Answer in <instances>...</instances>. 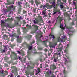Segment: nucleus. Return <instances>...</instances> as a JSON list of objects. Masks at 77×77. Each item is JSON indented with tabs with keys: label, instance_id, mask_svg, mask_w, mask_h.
Instances as JSON below:
<instances>
[{
	"label": "nucleus",
	"instance_id": "f257e3e1",
	"mask_svg": "<svg viewBox=\"0 0 77 77\" xmlns=\"http://www.w3.org/2000/svg\"><path fill=\"white\" fill-rule=\"evenodd\" d=\"M45 76L46 77H55V76L53 74V72L50 71L49 72H46Z\"/></svg>",
	"mask_w": 77,
	"mask_h": 77
},
{
	"label": "nucleus",
	"instance_id": "f03ea898",
	"mask_svg": "<svg viewBox=\"0 0 77 77\" xmlns=\"http://www.w3.org/2000/svg\"><path fill=\"white\" fill-rule=\"evenodd\" d=\"M57 20L59 24H60V27L61 29H63L64 28L63 27V25L61 23L62 21V17H60V16H58L57 18Z\"/></svg>",
	"mask_w": 77,
	"mask_h": 77
},
{
	"label": "nucleus",
	"instance_id": "7ed1b4c3",
	"mask_svg": "<svg viewBox=\"0 0 77 77\" xmlns=\"http://www.w3.org/2000/svg\"><path fill=\"white\" fill-rule=\"evenodd\" d=\"M32 47H33L32 45L29 46L28 47V50L27 51L28 56H30L32 53Z\"/></svg>",
	"mask_w": 77,
	"mask_h": 77
},
{
	"label": "nucleus",
	"instance_id": "20e7f679",
	"mask_svg": "<svg viewBox=\"0 0 77 77\" xmlns=\"http://www.w3.org/2000/svg\"><path fill=\"white\" fill-rule=\"evenodd\" d=\"M14 8V6L13 5H12L11 6H9V8H8L7 9H5L4 10V12L5 13H6V12H9L11 11V9Z\"/></svg>",
	"mask_w": 77,
	"mask_h": 77
},
{
	"label": "nucleus",
	"instance_id": "39448f33",
	"mask_svg": "<svg viewBox=\"0 0 77 77\" xmlns=\"http://www.w3.org/2000/svg\"><path fill=\"white\" fill-rule=\"evenodd\" d=\"M50 36H51L50 38H52L54 39H55V37H54V33H53V30L52 29H51V33L49 35V37H50Z\"/></svg>",
	"mask_w": 77,
	"mask_h": 77
},
{
	"label": "nucleus",
	"instance_id": "423d86ee",
	"mask_svg": "<svg viewBox=\"0 0 77 77\" xmlns=\"http://www.w3.org/2000/svg\"><path fill=\"white\" fill-rule=\"evenodd\" d=\"M57 49H58V50H57L58 53H56L55 54H56L57 55H60V54H61L60 53H61V52H62V49H63V48L62 47H61L60 48H58Z\"/></svg>",
	"mask_w": 77,
	"mask_h": 77
},
{
	"label": "nucleus",
	"instance_id": "0eeeda50",
	"mask_svg": "<svg viewBox=\"0 0 77 77\" xmlns=\"http://www.w3.org/2000/svg\"><path fill=\"white\" fill-rule=\"evenodd\" d=\"M46 5L47 6V9H51V8H52V7H53V5H49L48 3H46Z\"/></svg>",
	"mask_w": 77,
	"mask_h": 77
},
{
	"label": "nucleus",
	"instance_id": "6e6552de",
	"mask_svg": "<svg viewBox=\"0 0 77 77\" xmlns=\"http://www.w3.org/2000/svg\"><path fill=\"white\" fill-rule=\"evenodd\" d=\"M11 68L14 69V70H12V72L13 74H14L15 72H17V69L16 68V67H15V66H11Z\"/></svg>",
	"mask_w": 77,
	"mask_h": 77
},
{
	"label": "nucleus",
	"instance_id": "1a4fd4ad",
	"mask_svg": "<svg viewBox=\"0 0 77 77\" xmlns=\"http://www.w3.org/2000/svg\"><path fill=\"white\" fill-rule=\"evenodd\" d=\"M35 0V3L36 4V5L38 6V5H39V4H41V2H40L39 0Z\"/></svg>",
	"mask_w": 77,
	"mask_h": 77
},
{
	"label": "nucleus",
	"instance_id": "9d476101",
	"mask_svg": "<svg viewBox=\"0 0 77 77\" xmlns=\"http://www.w3.org/2000/svg\"><path fill=\"white\" fill-rule=\"evenodd\" d=\"M32 37V35H28L26 37V38L27 39L28 41H30V38Z\"/></svg>",
	"mask_w": 77,
	"mask_h": 77
},
{
	"label": "nucleus",
	"instance_id": "9b49d317",
	"mask_svg": "<svg viewBox=\"0 0 77 77\" xmlns=\"http://www.w3.org/2000/svg\"><path fill=\"white\" fill-rule=\"evenodd\" d=\"M33 26H34V28L36 30H39V26H37L36 25H33Z\"/></svg>",
	"mask_w": 77,
	"mask_h": 77
},
{
	"label": "nucleus",
	"instance_id": "f8f14e48",
	"mask_svg": "<svg viewBox=\"0 0 77 77\" xmlns=\"http://www.w3.org/2000/svg\"><path fill=\"white\" fill-rule=\"evenodd\" d=\"M17 41L18 42H20V43H21V38H19V36H18L17 37Z\"/></svg>",
	"mask_w": 77,
	"mask_h": 77
},
{
	"label": "nucleus",
	"instance_id": "ddd939ff",
	"mask_svg": "<svg viewBox=\"0 0 77 77\" xmlns=\"http://www.w3.org/2000/svg\"><path fill=\"white\" fill-rule=\"evenodd\" d=\"M63 72L64 75H66L68 74V71H67L65 70V69H64L63 71Z\"/></svg>",
	"mask_w": 77,
	"mask_h": 77
},
{
	"label": "nucleus",
	"instance_id": "4468645a",
	"mask_svg": "<svg viewBox=\"0 0 77 77\" xmlns=\"http://www.w3.org/2000/svg\"><path fill=\"white\" fill-rule=\"evenodd\" d=\"M13 54H14L15 56H16L17 55V54L15 53V52H12L11 54V55H10V57L11 58H12V56H13Z\"/></svg>",
	"mask_w": 77,
	"mask_h": 77
},
{
	"label": "nucleus",
	"instance_id": "2eb2a0df",
	"mask_svg": "<svg viewBox=\"0 0 77 77\" xmlns=\"http://www.w3.org/2000/svg\"><path fill=\"white\" fill-rule=\"evenodd\" d=\"M38 18H39L40 21H42V23H43V20H42V17H41V16H38Z\"/></svg>",
	"mask_w": 77,
	"mask_h": 77
},
{
	"label": "nucleus",
	"instance_id": "dca6fc26",
	"mask_svg": "<svg viewBox=\"0 0 77 77\" xmlns=\"http://www.w3.org/2000/svg\"><path fill=\"white\" fill-rule=\"evenodd\" d=\"M5 22L6 21H13V19H12V18H7V20H5Z\"/></svg>",
	"mask_w": 77,
	"mask_h": 77
},
{
	"label": "nucleus",
	"instance_id": "f3484780",
	"mask_svg": "<svg viewBox=\"0 0 77 77\" xmlns=\"http://www.w3.org/2000/svg\"><path fill=\"white\" fill-rule=\"evenodd\" d=\"M51 66L52 68H53V70H54L55 69H56V67L54 64H52L51 65Z\"/></svg>",
	"mask_w": 77,
	"mask_h": 77
},
{
	"label": "nucleus",
	"instance_id": "a211bd4d",
	"mask_svg": "<svg viewBox=\"0 0 77 77\" xmlns=\"http://www.w3.org/2000/svg\"><path fill=\"white\" fill-rule=\"evenodd\" d=\"M11 37H16V38H17L18 37V36H17V35L16 33H14L13 34H12L11 35Z\"/></svg>",
	"mask_w": 77,
	"mask_h": 77
},
{
	"label": "nucleus",
	"instance_id": "6ab92c4d",
	"mask_svg": "<svg viewBox=\"0 0 77 77\" xmlns=\"http://www.w3.org/2000/svg\"><path fill=\"white\" fill-rule=\"evenodd\" d=\"M33 22L34 24H38L39 23V21L38 20H34Z\"/></svg>",
	"mask_w": 77,
	"mask_h": 77
},
{
	"label": "nucleus",
	"instance_id": "aec40b11",
	"mask_svg": "<svg viewBox=\"0 0 77 77\" xmlns=\"http://www.w3.org/2000/svg\"><path fill=\"white\" fill-rule=\"evenodd\" d=\"M63 14L65 17H69V15L67 12L64 13Z\"/></svg>",
	"mask_w": 77,
	"mask_h": 77
},
{
	"label": "nucleus",
	"instance_id": "412c9836",
	"mask_svg": "<svg viewBox=\"0 0 77 77\" xmlns=\"http://www.w3.org/2000/svg\"><path fill=\"white\" fill-rule=\"evenodd\" d=\"M21 4H22L21 2H18V5L19 6V7H20V8L21 7Z\"/></svg>",
	"mask_w": 77,
	"mask_h": 77
},
{
	"label": "nucleus",
	"instance_id": "4be33fe9",
	"mask_svg": "<svg viewBox=\"0 0 77 77\" xmlns=\"http://www.w3.org/2000/svg\"><path fill=\"white\" fill-rule=\"evenodd\" d=\"M52 5L53 6V7H54V8H56V5L55 4V2H52Z\"/></svg>",
	"mask_w": 77,
	"mask_h": 77
},
{
	"label": "nucleus",
	"instance_id": "5701e85b",
	"mask_svg": "<svg viewBox=\"0 0 77 77\" xmlns=\"http://www.w3.org/2000/svg\"><path fill=\"white\" fill-rule=\"evenodd\" d=\"M69 32L70 33H74V31L72 30V29H71V28H69Z\"/></svg>",
	"mask_w": 77,
	"mask_h": 77
},
{
	"label": "nucleus",
	"instance_id": "b1692460",
	"mask_svg": "<svg viewBox=\"0 0 77 77\" xmlns=\"http://www.w3.org/2000/svg\"><path fill=\"white\" fill-rule=\"evenodd\" d=\"M57 3H58V4H60H60H62V5L63 4L61 2V0H57Z\"/></svg>",
	"mask_w": 77,
	"mask_h": 77
},
{
	"label": "nucleus",
	"instance_id": "393cba45",
	"mask_svg": "<svg viewBox=\"0 0 77 77\" xmlns=\"http://www.w3.org/2000/svg\"><path fill=\"white\" fill-rule=\"evenodd\" d=\"M8 77H14V75L13 74H12V73H11L10 74V75H9L8 76Z\"/></svg>",
	"mask_w": 77,
	"mask_h": 77
},
{
	"label": "nucleus",
	"instance_id": "a878e982",
	"mask_svg": "<svg viewBox=\"0 0 77 77\" xmlns=\"http://www.w3.org/2000/svg\"><path fill=\"white\" fill-rule=\"evenodd\" d=\"M21 7H20V8L17 11V12L18 13V14H20V13L21 12Z\"/></svg>",
	"mask_w": 77,
	"mask_h": 77
},
{
	"label": "nucleus",
	"instance_id": "bb28decb",
	"mask_svg": "<svg viewBox=\"0 0 77 77\" xmlns=\"http://www.w3.org/2000/svg\"><path fill=\"white\" fill-rule=\"evenodd\" d=\"M24 5H26V6H28L29 8H30V5H29V4H28L27 2L26 3L24 4Z\"/></svg>",
	"mask_w": 77,
	"mask_h": 77
},
{
	"label": "nucleus",
	"instance_id": "cd10ccee",
	"mask_svg": "<svg viewBox=\"0 0 77 77\" xmlns=\"http://www.w3.org/2000/svg\"><path fill=\"white\" fill-rule=\"evenodd\" d=\"M16 18L18 20H20L21 19H22V17H21V16H20V17H17Z\"/></svg>",
	"mask_w": 77,
	"mask_h": 77
},
{
	"label": "nucleus",
	"instance_id": "c85d7f7f",
	"mask_svg": "<svg viewBox=\"0 0 77 77\" xmlns=\"http://www.w3.org/2000/svg\"><path fill=\"white\" fill-rule=\"evenodd\" d=\"M56 21L57 22H56V23H55V24L54 25V27H55V26H57L58 25V23H57V22H58V23H59V22H58V21H57V19L56 20Z\"/></svg>",
	"mask_w": 77,
	"mask_h": 77
},
{
	"label": "nucleus",
	"instance_id": "c756f323",
	"mask_svg": "<svg viewBox=\"0 0 77 77\" xmlns=\"http://www.w3.org/2000/svg\"><path fill=\"white\" fill-rule=\"evenodd\" d=\"M70 24L72 25V26H74V20H73L72 22H71L70 23Z\"/></svg>",
	"mask_w": 77,
	"mask_h": 77
},
{
	"label": "nucleus",
	"instance_id": "7c9ffc66",
	"mask_svg": "<svg viewBox=\"0 0 77 77\" xmlns=\"http://www.w3.org/2000/svg\"><path fill=\"white\" fill-rule=\"evenodd\" d=\"M43 43L44 45H45V47H47V43L45 42V41L43 42Z\"/></svg>",
	"mask_w": 77,
	"mask_h": 77
},
{
	"label": "nucleus",
	"instance_id": "2f4dec72",
	"mask_svg": "<svg viewBox=\"0 0 77 77\" xmlns=\"http://www.w3.org/2000/svg\"><path fill=\"white\" fill-rule=\"evenodd\" d=\"M5 72L6 74V75H5V74H4V75H3V76H4V75H7L8 74V71H5Z\"/></svg>",
	"mask_w": 77,
	"mask_h": 77
},
{
	"label": "nucleus",
	"instance_id": "473e14b6",
	"mask_svg": "<svg viewBox=\"0 0 77 77\" xmlns=\"http://www.w3.org/2000/svg\"><path fill=\"white\" fill-rule=\"evenodd\" d=\"M30 3H31L32 5H33V3H34V2L33 0H31V1H29Z\"/></svg>",
	"mask_w": 77,
	"mask_h": 77
},
{
	"label": "nucleus",
	"instance_id": "72a5a7b5",
	"mask_svg": "<svg viewBox=\"0 0 77 77\" xmlns=\"http://www.w3.org/2000/svg\"><path fill=\"white\" fill-rule=\"evenodd\" d=\"M17 32L18 33V34L19 35H20L21 34V32H20V29H18L17 30Z\"/></svg>",
	"mask_w": 77,
	"mask_h": 77
},
{
	"label": "nucleus",
	"instance_id": "f704fd0d",
	"mask_svg": "<svg viewBox=\"0 0 77 77\" xmlns=\"http://www.w3.org/2000/svg\"><path fill=\"white\" fill-rule=\"evenodd\" d=\"M50 15H51V13H48V17H49V18H50V17H51V16H50Z\"/></svg>",
	"mask_w": 77,
	"mask_h": 77
},
{
	"label": "nucleus",
	"instance_id": "c9c22d12",
	"mask_svg": "<svg viewBox=\"0 0 77 77\" xmlns=\"http://www.w3.org/2000/svg\"><path fill=\"white\" fill-rule=\"evenodd\" d=\"M23 14H27V11L23 10Z\"/></svg>",
	"mask_w": 77,
	"mask_h": 77
},
{
	"label": "nucleus",
	"instance_id": "e433bc0d",
	"mask_svg": "<svg viewBox=\"0 0 77 77\" xmlns=\"http://www.w3.org/2000/svg\"><path fill=\"white\" fill-rule=\"evenodd\" d=\"M37 70L38 73H39V72H41V70H40V69L39 68H38Z\"/></svg>",
	"mask_w": 77,
	"mask_h": 77
},
{
	"label": "nucleus",
	"instance_id": "4c0bfd02",
	"mask_svg": "<svg viewBox=\"0 0 77 77\" xmlns=\"http://www.w3.org/2000/svg\"><path fill=\"white\" fill-rule=\"evenodd\" d=\"M68 63V60H66L65 62V65H66Z\"/></svg>",
	"mask_w": 77,
	"mask_h": 77
},
{
	"label": "nucleus",
	"instance_id": "58836bf2",
	"mask_svg": "<svg viewBox=\"0 0 77 77\" xmlns=\"http://www.w3.org/2000/svg\"><path fill=\"white\" fill-rule=\"evenodd\" d=\"M41 36L40 37H39V39H38V41H41V38H42V37H43V36L42 35H41Z\"/></svg>",
	"mask_w": 77,
	"mask_h": 77
},
{
	"label": "nucleus",
	"instance_id": "ea45409f",
	"mask_svg": "<svg viewBox=\"0 0 77 77\" xmlns=\"http://www.w3.org/2000/svg\"><path fill=\"white\" fill-rule=\"evenodd\" d=\"M61 41H62V42H65V39H64V38H63L61 40Z\"/></svg>",
	"mask_w": 77,
	"mask_h": 77
},
{
	"label": "nucleus",
	"instance_id": "a19ab883",
	"mask_svg": "<svg viewBox=\"0 0 77 77\" xmlns=\"http://www.w3.org/2000/svg\"><path fill=\"white\" fill-rule=\"evenodd\" d=\"M4 66H5V67H8V65L6 63H4Z\"/></svg>",
	"mask_w": 77,
	"mask_h": 77
},
{
	"label": "nucleus",
	"instance_id": "79ce46f5",
	"mask_svg": "<svg viewBox=\"0 0 77 77\" xmlns=\"http://www.w3.org/2000/svg\"><path fill=\"white\" fill-rule=\"evenodd\" d=\"M45 8H47V5H46V4L45 5H44V6H43V9H45Z\"/></svg>",
	"mask_w": 77,
	"mask_h": 77
},
{
	"label": "nucleus",
	"instance_id": "37998d69",
	"mask_svg": "<svg viewBox=\"0 0 77 77\" xmlns=\"http://www.w3.org/2000/svg\"><path fill=\"white\" fill-rule=\"evenodd\" d=\"M3 36L4 38H8V36L6 35V34H4L3 35Z\"/></svg>",
	"mask_w": 77,
	"mask_h": 77
},
{
	"label": "nucleus",
	"instance_id": "c03bdc74",
	"mask_svg": "<svg viewBox=\"0 0 77 77\" xmlns=\"http://www.w3.org/2000/svg\"><path fill=\"white\" fill-rule=\"evenodd\" d=\"M57 39V41H58V42H60V37H58Z\"/></svg>",
	"mask_w": 77,
	"mask_h": 77
},
{
	"label": "nucleus",
	"instance_id": "a18cd8bd",
	"mask_svg": "<svg viewBox=\"0 0 77 77\" xmlns=\"http://www.w3.org/2000/svg\"><path fill=\"white\" fill-rule=\"evenodd\" d=\"M1 22L2 24H4V23H5V21H4L3 20H1Z\"/></svg>",
	"mask_w": 77,
	"mask_h": 77
},
{
	"label": "nucleus",
	"instance_id": "49530a36",
	"mask_svg": "<svg viewBox=\"0 0 77 77\" xmlns=\"http://www.w3.org/2000/svg\"><path fill=\"white\" fill-rule=\"evenodd\" d=\"M50 47H52V48H54V47H55V46L52 45H50Z\"/></svg>",
	"mask_w": 77,
	"mask_h": 77
},
{
	"label": "nucleus",
	"instance_id": "de8ad7c7",
	"mask_svg": "<svg viewBox=\"0 0 77 77\" xmlns=\"http://www.w3.org/2000/svg\"><path fill=\"white\" fill-rule=\"evenodd\" d=\"M53 15H54L56 14V11H53Z\"/></svg>",
	"mask_w": 77,
	"mask_h": 77
},
{
	"label": "nucleus",
	"instance_id": "09e8293b",
	"mask_svg": "<svg viewBox=\"0 0 77 77\" xmlns=\"http://www.w3.org/2000/svg\"><path fill=\"white\" fill-rule=\"evenodd\" d=\"M9 59V58L6 56H5V60H7V59Z\"/></svg>",
	"mask_w": 77,
	"mask_h": 77
},
{
	"label": "nucleus",
	"instance_id": "8fccbe9b",
	"mask_svg": "<svg viewBox=\"0 0 77 77\" xmlns=\"http://www.w3.org/2000/svg\"><path fill=\"white\" fill-rule=\"evenodd\" d=\"M1 53H5V50H3L2 51H1Z\"/></svg>",
	"mask_w": 77,
	"mask_h": 77
},
{
	"label": "nucleus",
	"instance_id": "3c124183",
	"mask_svg": "<svg viewBox=\"0 0 77 77\" xmlns=\"http://www.w3.org/2000/svg\"><path fill=\"white\" fill-rule=\"evenodd\" d=\"M56 11H57V12H58L59 13H60V10L59 9L56 10Z\"/></svg>",
	"mask_w": 77,
	"mask_h": 77
},
{
	"label": "nucleus",
	"instance_id": "603ef678",
	"mask_svg": "<svg viewBox=\"0 0 77 77\" xmlns=\"http://www.w3.org/2000/svg\"><path fill=\"white\" fill-rule=\"evenodd\" d=\"M53 61L54 62H57V60L56 59H55V58H54Z\"/></svg>",
	"mask_w": 77,
	"mask_h": 77
},
{
	"label": "nucleus",
	"instance_id": "864d4df0",
	"mask_svg": "<svg viewBox=\"0 0 77 77\" xmlns=\"http://www.w3.org/2000/svg\"><path fill=\"white\" fill-rule=\"evenodd\" d=\"M36 30L35 31H32L31 32V33H35L36 32Z\"/></svg>",
	"mask_w": 77,
	"mask_h": 77
},
{
	"label": "nucleus",
	"instance_id": "5fc2aeb1",
	"mask_svg": "<svg viewBox=\"0 0 77 77\" xmlns=\"http://www.w3.org/2000/svg\"><path fill=\"white\" fill-rule=\"evenodd\" d=\"M7 63H9V65H10L11 63H12V61H8L7 62Z\"/></svg>",
	"mask_w": 77,
	"mask_h": 77
},
{
	"label": "nucleus",
	"instance_id": "6e6d98bb",
	"mask_svg": "<svg viewBox=\"0 0 77 77\" xmlns=\"http://www.w3.org/2000/svg\"><path fill=\"white\" fill-rule=\"evenodd\" d=\"M23 23L24 24H26V21L24 20H23Z\"/></svg>",
	"mask_w": 77,
	"mask_h": 77
},
{
	"label": "nucleus",
	"instance_id": "4d7b16f0",
	"mask_svg": "<svg viewBox=\"0 0 77 77\" xmlns=\"http://www.w3.org/2000/svg\"><path fill=\"white\" fill-rule=\"evenodd\" d=\"M63 8V5H60V8H61V9H62V8Z\"/></svg>",
	"mask_w": 77,
	"mask_h": 77
},
{
	"label": "nucleus",
	"instance_id": "13d9d810",
	"mask_svg": "<svg viewBox=\"0 0 77 77\" xmlns=\"http://www.w3.org/2000/svg\"><path fill=\"white\" fill-rule=\"evenodd\" d=\"M33 12H34V13H35L36 12V9H33Z\"/></svg>",
	"mask_w": 77,
	"mask_h": 77
},
{
	"label": "nucleus",
	"instance_id": "bf43d9fd",
	"mask_svg": "<svg viewBox=\"0 0 77 77\" xmlns=\"http://www.w3.org/2000/svg\"><path fill=\"white\" fill-rule=\"evenodd\" d=\"M67 48H69V44H67Z\"/></svg>",
	"mask_w": 77,
	"mask_h": 77
},
{
	"label": "nucleus",
	"instance_id": "052dcab7",
	"mask_svg": "<svg viewBox=\"0 0 77 77\" xmlns=\"http://www.w3.org/2000/svg\"><path fill=\"white\" fill-rule=\"evenodd\" d=\"M43 8V5H41L40 6V8Z\"/></svg>",
	"mask_w": 77,
	"mask_h": 77
},
{
	"label": "nucleus",
	"instance_id": "680f3d73",
	"mask_svg": "<svg viewBox=\"0 0 77 77\" xmlns=\"http://www.w3.org/2000/svg\"><path fill=\"white\" fill-rule=\"evenodd\" d=\"M4 71H3V70H2V72H1V74H4V73H3V72H4Z\"/></svg>",
	"mask_w": 77,
	"mask_h": 77
},
{
	"label": "nucleus",
	"instance_id": "e2e57ef3",
	"mask_svg": "<svg viewBox=\"0 0 77 77\" xmlns=\"http://www.w3.org/2000/svg\"><path fill=\"white\" fill-rule=\"evenodd\" d=\"M44 51L45 52H47V51H48V50L47 49H45L44 50Z\"/></svg>",
	"mask_w": 77,
	"mask_h": 77
},
{
	"label": "nucleus",
	"instance_id": "0e129e2a",
	"mask_svg": "<svg viewBox=\"0 0 77 77\" xmlns=\"http://www.w3.org/2000/svg\"><path fill=\"white\" fill-rule=\"evenodd\" d=\"M35 42V41H33L31 43V44H34Z\"/></svg>",
	"mask_w": 77,
	"mask_h": 77
},
{
	"label": "nucleus",
	"instance_id": "69168bd1",
	"mask_svg": "<svg viewBox=\"0 0 77 77\" xmlns=\"http://www.w3.org/2000/svg\"><path fill=\"white\" fill-rule=\"evenodd\" d=\"M42 49H43L42 48H38V50H42Z\"/></svg>",
	"mask_w": 77,
	"mask_h": 77
},
{
	"label": "nucleus",
	"instance_id": "338daca9",
	"mask_svg": "<svg viewBox=\"0 0 77 77\" xmlns=\"http://www.w3.org/2000/svg\"><path fill=\"white\" fill-rule=\"evenodd\" d=\"M44 17H45V18H46V17H48V15H45L44 16Z\"/></svg>",
	"mask_w": 77,
	"mask_h": 77
},
{
	"label": "nucleus",
	"instance_id": "774afa93",
	"mask_svg": "<svg viewBox=\"0 0 77 77\" xmlns=\"http://www.w3.org/2000/svg\"><path fill=\"white\" fill-rule=\"evenodd\" d=\"M39 60H40V62H42V58H39Z\"/></svg>",
	"mask_w": 77,
	"mask_h": 77
}]
</instances>
